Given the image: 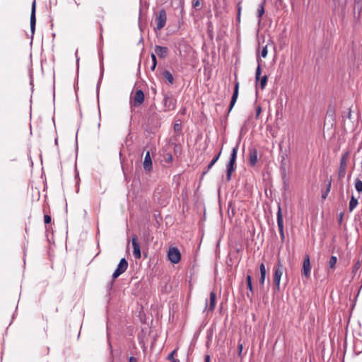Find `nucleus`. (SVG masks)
Segmentation results:
<instances>
[{
	"label": "nucleus",
	"instance_id": "7c9ffc66",
	"mask_svg": "<svg viewBox=\"0 0 362 362\" xmlns=\"http://www.w3.org/2000/svg\"><path fill=\"white\" fill-rule=\"evenodd\" d=\"M286 158H287V154L286 153L281 154V163L282 166H284L286 165V163H284V160H286Z\"/></svg>",
	"mask_w": 362,
	"mask_h": 362
},
{
	"label": "nucleus",
	"instance_id": "b1692460",
	"mask_svg": "<svg viewBox=\"0 0 362 362\" xmlns=\"http://www.w3.org/2000/svg\"><path fill=\"white\" fill-rule=\"evenodd\" d=\"M264 2H262L259 6V8H258V11H257V16L259 18V21H260V18H261V17L262 16V15L264 13Z\"/></svg>",
	"mask_w": 362,
	"mask_h": 362
},
{
	"label": "nucleus",
	"instance_id": "4c0bfd02",
	"mask_svg": "<svg viewBox=\"0 0 362 362\" xmlns=\"http://www.w3.org/2000/svg\"><path fill=\"white\" fill-rule=\"evenodd\" d=\"M238 349L239 354H240L242 353V351L243 349V344H238Z\"/></svg>",
	"mask_w": 362,
	"mask_h": 362
},
{
	"label": "nucleus",
	"instance_id": "bb28decb",
	"mask_svg": "<svg viewBox=\"0 0 362 362\" xmlns=\"http://www.w3.org/2000/svg\"><path fill=\"white\" fill-rule=\"evenodd\" d=\"M355 187L358 192H362V181L360 180H356L355 182Z\"/></svg>",
	"mask_w": 362,
	"mask_h": 362
},
{
	"label": "nucleus",
	"instance_id": "a18cd8bd",
	"mask_svg": "<svg viewBox=\"0 0 362 362\" xmlns=\"http://www.w3.org/2000/svg\"><path fill=\"white\" fill-rule=\"evenodd\" d=\"M260 112H261V107H258V108L257 110V117L260 114Z\"/></svg>",
	"mask_w": 362,
	"mask_h": 362
},
{
	"label": "nucleus",
	"instance_id": "9d476101",
	"mask_svg": "<svg viewBox=\"0 0 362 362\" xmlns=\"http://www.w3.org/2000/svg\"><path fill=\"white\" fill-rule=\"evenodd\" d=\"M35 1L33 2L32 8H31V14H30V31L32 36L34 35L36 25V16H35Z\"/></svg>",
	"mask_w": 362,
	"mask_h": 362
},
{
	"label": "nucleus",
	"instance_id": "4468645a",
	"mask_svg": "<svg viewBox=\"0 0 362 362\" xmlns=\"http://www.w3.org/2000/svg\"><path fill=\"white\" fill-rule=\"evenodd\" d=\"M163 103L168 110L174 109L175 107V100L171 95H165L163 98Z\"/></svg>",
	"mask_w": 362,
	"mask_h": 362
},
{
	"label": "nucleus",
	"instance_id": "6e6552de",
	"mask_svg": "<svg viewBox=\"0 0 362 362\" xmlns=\"http://www.w3.org/2000/svg\"><path fill=\"white\" fill-rule=\"evenodd\" d=\"M168 257L171 262L177 264L180 260L181 254L177 247H171L169 249Z\"/></svg>",
	"mask_w": 362,
	"mask_h": 362
},
{
	"label": "nucleus",
	"instance_id": "79ce46f5",
	"mask_svg": "<svg viewBox=\"0 0 362 362\" xmlns=\"http://www.w3.org/2000/svg\"><path fill=\"white\" fill-rule=\"evenodd\" d=\"M204 362H210V356L209 355L205 356Z\"/></svg>",
	"mask_w": 362,
	"mask_h": 362
},
{
	"label": "nucleus",
	"instance_id": "39448f33",
	"mask_svg": "<svg viewBox=\"0 0 362 362\" xmlns=\"http://www.w3.org/2000/svg\"><path fill=\"white\" fill-rule=\"evenodd\" d=\"M144 100V93L141 90H137L131 100L130 105L131 107H139L140 106Z\"/></svg>",
	"mask_w": 362,
	"mask_h": 362
},
{
	"label": "nucleus",
	"instance_id": "4be33fe9",
	"mask_svg": "<svg viewBox=\"0 0 362 362\" xmlns=\"http://www.w3.org/2000/svg\"><path fill=\"white\" fill-rule=\"evenodd\" d=\"M260 62H261V59L259 58H257L258 65H257V67L256 69V72H255V80H256V82H257L259 80L260 76H261Z\"/></svg>",
	"mask_w": 362,
	"mask_h": 362
},
{
	"label": "nucleus",
	"instance_id": "9b49d317",
	"mask_svg": "<svg viewBox=\"0 0 362 362\" xmlns=\"http://www.w3.org/2000/svg\"><path fill=\"white\" fill-rule=\"evenodd\" d=\"M310 270H311V265H310V257L308 255H306L303 260V275H304L305 277L308 278L310 276Z\"/></svg>",
	"mask_w": 362,
	"mask_h": 362
},
{
	"label": "nucleus",
	"instance_id": "e433bc0d",
	"mask_svg": "<svg viewBox=\"0 0 362 362\" xmlns=\"http://www.w3.org/2000/svg\"><path fill=\"white\" fill-rule=\"evenodd\" d=\"M343 117H344V115L342 116ZM346 118L348 119H351V110H349L346 113V116H345Z\"/></svg>",
	"mask_w": 362,
	"mask_h": 362
},
{
	"label": "nucleus",
	"instance_id": "412c9836",
	"mask_svg": "<svg viewBox=\"0 0 362 362\" xmlns=\"http://www.w3.org/2000/svg\"><path fill=\"white\" fill-rule=\"evenodd\" d=\"M246 281H247V286L249 291H250V293L252 294H253L254 290H253V286H252V276L250 274L247 275Z\"/></svg>",
	"mask_w": 362,
	"mask_h": 362
},
{
	"label": "nucleus",
	"instance_id": "ea45409f",
	"mask_svg": "<svg viewBox=\"0 0 362 362\" xmlns=\"http://www.w3.org/2000/svg\"><path fill=\"white\" fill-rule=\"evenodd\" d=\"M75 55L76 58V64L78 66L79 57H78V50L76 51Z\"/></svg>",
	"mask_w": 362,
	"mask_h": 362
},
{
	"label": "nucleus",
	"instance_id": "f8f14e48",
	"mask_svg": "<svg viewBox=\"0 0 362 362\" xmlns=\"http://www.w3.org/2000/svg\"><path fill=\"white\" fill-rule=\"evenodd\" d=\"M216 296L214 291L210 293L209 305H208V300H206L205 310L209 312H212L214 310L216 305Z\"/></svg>",
	"mask_w": 362,
	"mask_h": 362
},
{
	"label": "nucleus",
	"instance_id": "f704fd0d",
	"mask_svg": "<svg viewBox=\"0 0 362 362\" xmlns=\"http://www.w3.org/2000/svg\"><path fill=\"white\" fill-rule=\"evenodd\" d=\"M174 131L176 132H179L181 131V124H175L174 125Z\"/></svg>",
	"mask_w": 362,
	"mask_h": 362
},
{
	"label": "nucleus",
	"instance_id": "ddd939ff",
	"mask_svg": "<svg viewBox=\"0 0 362 362\" xmlns=\"http://www.w3.org/2000/svg\"><path fill=\"white\" fill-rule=\"evenodd\" d=\"M238 90H239V83L238 81L235 82L234 91L232 95V98L230 103L228 113L232 110L233 106L235 105L238 96Z\"/></svg>",
	"mask_w": 362,
	"mask_h": 362
},
{
	"label": "nucleus",
	"instance_id": "423d86ee",
	"mask_svg": "<svg viewBox=\"0 0 362 362\" xmlns=\"http://www.w3.org/2000/svg\"><path fill=\"white\" fill-rule=\"evenodd\" d=\"M276 220H277V226L279 230L280 236L281 241L284 240L285 236H284V221H283V216L281 213V209L280 204H278V211L276 214Z\"/></svg>",
	"mask_w": 362,
	"mask_h": 362
},
{
	"label": "nucleus",
	"instance_id": "dca6fc26",
	"mask_svg": "<svg viewBox=\"0 0 362 362\" xmlns=\"http://www.w3.org/2000/svg\"><path fill=\"white\" fill-rule=\"evenodd\" d=\"M143 165L146 171L150 172L152 169V160L149 151H147L146 153Z\"/></svg>",
	"mask_w": 362,
	"mask_h": 362
},
{
	"label": "nucleus",
	"instance_id": "5701e85b",
	"mask_svg": "<svg viewBox=\"0 0 362 362\" xmlns=\"http://www.w3.org/2000/svg\"><path fill=\"white\" fill-rule=\"evenodd\" d=\"M337 262V258L336 256H332L329 260L328 265L329 269H334Z\"/></svg>",
	"mask_w": 362,
	"mask_h": 362
},
{
	"label": "nucleus",
	"instance_id": "c03bdc74",
	"mask_svg": "<svg viewBox=\"0 0 362 362\" xmlns=\"http://www.w3.org/2000/svg\"><path fill=\"white\" fill-rule=\"evenodd\" d=\"M252 296H253V294H252V293H250V292H248V293H247V298H250L251 300H252Z\"/></svg>",
	"mask_w": 362,
	"mask_h": 362
},
{
	"label": "nucleus",
	"instance_id": "7ed1b4c3",
	"mask_svg": "<svg viewBox=\"0 0 362 362\" xmlns=\"http://www.w3.org/2000/svg\"><path fill=\"white\" fill-rule=\"evenodd\" d=\"M349 153L345 152L341 156L340 159V165L338 171V176L339 178H343L346 175L347 160L349 158Z\"/></svg>",
	"mask_w": 362,
	"mask_h": 362
},
{
	"label": "nucleus",
	"instance_id": "f257e3e1",
	"mask_svg": "<svg viewBox=\"0 0 362 362\" xmlns=\"http://www.w3.org/2000/svg\"><path fill=\"white\" fill-rule=\"evenodd\" d=\"M239 148V144H237L232 149L230 160L226 165V180L229 182L231 180L232 173L235 170V164L237 158V153Z\"/></svg>",
	"mask_w": 362,
	"mask_h": 362
},
{
	"label": "nucleus",
	"instance_id": "c756f323",
	"mask_svg": "<svg viewBox=\"0 0 362 362\" xmlns=\"http://www.w3.org/2000/svg\"><path fill=\"white\" fill-rule=\"evenodd\" d=\"M267 53H268V51H267V46H264L262 51H261V56L263 57V58H265L267 55Z\"/></svg>",
	"mask_w": 362,
	"mask_h": 362
},
{
	"label": "nucleus",
	"instance_id": "20e7f679",
	"mask_svg": "<svg viewBox=\"0 0 362 362\" xmlns=\"http://www.w3.org/2000/svg\"><path fill=\"white\" fill-rule=\"evenodd\" d=\"M167 14L164 9L159 11L158 16L156 18L157 25L154 28L155 31L160 30L166 23Z\"/></svg>",
	"mask_w": 362,
	"mask_h": 362
},
{
	"label": "nucleus",
	"instance_id": "473e14b6",
	"mask_svg": "<svg viewBox=\"0 0 362 362\" xmlns=\"http://www.w3.org/2000/svg\"><path fill=\"white\" fill-rule=\"evenodd\" d=\"M266 278V274H260L259 284L264 285Z\"/></svg>",
	"mask_w": 362,
	"mask_h": 362
},
{
	"label": "nucleus",
	"instance_id": "6ab92c4d",
	"mask_svg": "<svg viewBox=\"0 0 362 362\" xmlns=\"http://www.w3.org/2000/svg\"><path fill=\"white\" fill-rule=\"evenodd\" d=\"M221 151L218 153V154L217 156H216L210 162V163L208 165L207 168H206V170L203 173V175H205L213 166L217 162V160H218L219 157H220V155H221Z\"/></svg>",
	"mask_w": 362,
	"mask_h": 362
},
{
	"label": "nucleus",
	"instance_id": "f03ea898",
	"mask_svg": "<svg viewBox=\"0 0 362 362\" xmlns=\"http://www.w3.org/2000/svg\"><path fill=\"white\" fill-rule=\"evenodd\" d=\"M274 288L276 291H279L280 281H281V276H282L284 271V267L280 260L278 261L276 265L274 268Z\"/></svg>",
	"mask_w": 362,
	"mask_h": 362
},
{
	"label": "nucleus",
	"instance_id": "c85d7f7f",
	"mask_svg": "<svg viewBox=\"0 0 362 362\" xmlns=\"http://www.w3.org/2000/svg\"><path fill=\"white\" fill-rule=\"evenodd\" d=\"M330 187H331V182H329L328 186H327V189H326V192H325V194H323L322 195V198L323 199H325L327 198V196L328 193H329V191H330Z\"/></svg>",
	"mask_w": 362,
	"mask_h": 362
},
{
	"label": "nucleus",
	"instance_id": "49530a36",
	"mask_svg": "<svg viewBox=\"0 0 362 362\" xmlns=\"http://www.w3.org/2000/svg\"><path fill=\"white\" fill-rule=\"evenodd\" d=\"M156 65H155V64H152V66H151V71H154V70H155V69H156Z\"/></svg>",
	"mask_w": 362,
	"mask_h": 362
},
{
	"label": "nucleus",
	"instance_id": "a19ab883",
	"mask_svg": "<svg viewBox=\"0 0 362 362\" xmlns=\"http://www.w3.org/2000/svg\"><path fill=\"white\" fill-rule=\"evenodd\" d=\"M342 218H343V213H340L339 220H338L339 223H341Z\"/></svg>",
	"mask_w": 362,
	"mask_h": 362
},
{
	"label": "nucleus",
	"instance_id": "2f4dec72",
	"mask_svg": "<svg viewBox=\"0 0 362 362\" xmlns=\"http://www.w3.org/2000/svg\"><path fill=\"white\" fill-rule=\"evenodd\" d=\"M44 221L45 224H49L51 223V216L49 215L45 214L44 216Z\"/></svg>",
	"mask_w": 362,
	"mask_h": 362
},
{
	"label": "nucleus",
	"instance_id": "a878e982",
	"mask_svg": "<svg viewBox=\"0 0 362 362\" xmlns=\"http://www.w3.org/2000/svg\"><path fill=\"white\" fill-rule=\"evenodd\" d=\"M267 76L264 75L260 79V88L262 90H263L265 88V86L267 85Z\"/></svg>",
	"mask_w": 362,
	"mask_h": 362
},
{
	"label": "nucleus",
	"instance_id": "de8ad7c7",
	"mask_svg": "<svg viewBox=\"0 0 362 362\" xmlns=\"http://www.w3.org/2000/svg\"><path fill=\"white\" fill-rule=\"evenodd\" d=\"M240 8H239V10H238V15L240 14Z\"/></svg>",
	"mask_w": 362,
	"mask_h": 362
},
{
	"label": "nucleus",
	"instance_id": "58836bf2",
	"mask_svg": "<svg viewBox=\"0 0 362 362\" xmlns=\"http://www.w3.org/2000/svg\"><path fill=\"white\" fill-rule=\"evenodd\" d=\"M129 362H137V359L134 356H131L129 358Z\"/></svg>",
	"mask_w": 362,
	"mask_h": 362
},
{
	"label": "nucleus",
	"instance_id": "72a5a7b5",
	"mask_svg": "<svg viewBox=\"0 0 362 362\" xmlns=\"http://www.w3.org/2000/svg\"><path fill=\"white\" fill-rule=\"evenodd\" d=\"M259 270H260V274H266V269H265L264 264L263 262L261 263L259 265Z\"/></svg>",
	"mask_w": 362,
	"mask_h": 362
},
{
	"label": "nucleus",
	"instance_id": "1a4fd4ad",
	"mask_svg": "<svg viewBox=\"0 0 362 362\" xmlns=\"http://www.w3.org/2000/svg\"><path fill=\"white\" fill-rule=\"evenodd\" d=\"M132 246H133V255L135 259L141 258V254L140 250V246L137 241V236L136 235H132Z\"/></svg>",
	"mask_w": 362,
	"mask_h": 362
},
{
	"label": "nucleus",
	"instance_id": "f3484780",
	"mask_svg": "<svg viewBox=\"0 0 362 362\" xmlns=\"http://www.w3.org/2000/svg\"><path fill=\"white\" fill-rule=\"evenodd\" d=\"M250 163L255 166L257 163V151L255 148L250 149Z\"/></svg>",
	"mask_w": 362,
	"mask_h": 362
},
{
	"label": "nucleus",
	"instance_id": "cd10ccee",
	"mask_svg": "<svg viewBox=\"0 0 362 362\" xmlns=\"http://www.w3.org/2000/svg\"><path fill=\"white\" fill-rule=\"evenodd\" d=\"M202 1L203 0H192V6L197 10H199V6Z\"/></svg>",
	"mask_w": 362,
	"mask_h": 362
},
{
	"label": "nucleus",
	"instance_id": "c9c22d12",
	"mask_svg": "<svg viewBox=\"0 0 362 362\" xmlns=\"http://www.w3.org/2000/svg\"><path fill=\"white\" fill-rule=\"evenodd\" d=\"M151 57L153 64H155V65H157V60H156V54L152 53L151 54Z\"/></svg>",
	"mask_w": 362,
	"mask_h": 362
},
{
	"label": "nucleus",
	"instance_id": "aec40b11",
	"mask_svg": "<svg viewBox=\"0 0 362 362\" xmlns=\"http://www.w3.org/2000/svg\"><path fill=\"white\" fill-rule=\"evenodd\" d=\"M358 200L354 196L351 197V200L349 202V209L350 211H352L357 206Z\"/></svg>",
	"mask_w": 362,
	"mask_h": 362
},
{
	"label": "nucleus",
	"instance_id": "37998d69",
	"mask_svg": "<svg viewBox=\"0 0 362 362\" xmlns=\"http://www.w3.org/2000/svg\"><path fill=\"white\" fill-rule=\"evenodd\" d=\"M173 160V156L171 154H168V161L171 162Z\"/></svg>",
	"mask_w": 362,
	"mask_h": 362
},
{
	"label": "nucleus",
	"instance_id": "a211bd4d",
	"mask_svg": "<svg viewBox=\"0 0 362 362\" xmlns=\"http://www.w3.org/2000/svg\"><path fill=\"white\" fill-rule=\"evenodd\" d=\"M163 77L168 81L169 83L173 84L174 78L172 74L168 70H164L163 72Z\"/></svg>",
	"mask_w": 362,
	"mask_h": 362
},
{
	"label": "nucleus",
	"instance_id": "0eeeda50",
	"mask_svg": "<svg viewBox=\"0 0 362 362\" xmlns=\"http://www.w3.org/2000/svg\"><path fill=\"white\" fill-rule=\"evenodd\" d=\"M128 267V262L125 258H122L119 262L117 267L112 274L113 279H117L119 276L123 274Z\"/></svg>",
	"mask_w": 362,
	"mask_h": 362
},
{
	"label": "nucleus",
	"instance_id": "393cba45",
	"mask_svg": "<svg viewBox=\"0 0 362 362\" xmlns=\"http://www.w3.org/2000/svg\"><path fill=\"white\" fill-rule=\"evenodd\" d=\"M177 349L173 350L170 354L167 356V359L172 362H180L179 360L175 358L174 356L176 354Z\"/></svg>",
	"mask_w": 362,
	"mask_h": 362
},
{
	"label": "nucleus",
	"instance_id": "2eb2a0df",
	"mask_svg": "<svg viewBox=\"0 0 362 362\" xmlns=\"http://www.w3.org/2000/svg\"><path fill=\"white\" fill-rule=\"evenodd\" d=\"M155 54H156L160 58H165L168 54V49L166 47H162L160 45H156L154 47Z\"/></svg>",
	"mask_w": 362,
	"mask_h": 362
}]
</instances>
